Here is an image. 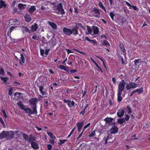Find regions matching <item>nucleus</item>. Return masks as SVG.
<instances>
[{
	"label": "nucleus",
	"instance_id": "obj_30",
	"mask_svg": "<svg viewBox=\"0 0 150 150\" xmlns=\"http://www.w3.org/2000/svg\"><path fill=\"white\" fill-rule=\"evenodd\" d=\"M98 5L99 6L100 8H101L106 13V11L105 8V7L103 5V4L101 2H99L98 3Z\"/></svg>",
	"mask_w": 150,
	"mask_h": 150
},
{
	"label": "nucleus",
	"instance_id": "obj_48",
	"mask_svg": "<svg viewBox=\"0 0 150 150\" xmlns=\"http://www.w3.org/2000/svg\"><path fill=\"white\" fill-rule=\"evenodd\" d=\"M73 50L74 51H76V52H78L79 53H80V54H85V53H84V52H83L82 51H80L79 50H77V49H74Z\"/></svg>",
	"mask_w": 150,
	"mask_h": 150
},
{
	"label": "nucleus",
	"instance_id": "obj_13",
	"mask_svg": "<svg viewBox=\"0 0 150 150\" xmlns=\"http://www.w3.org/2000/svg\"><path fill=\"white\" fill-rule=\"evenodd\" d=\"M36 140V138L35 137L33 136L32 135H30L29 136L27 142L31 143V142H33V141H35Z\"/></svg>",
	"mask_w": 150,
	"mask_h": 150
},
{
	"label": "nucleus",
	"instance_id": "obj_49",
	"mask_svg": "<svg viewBox=\"0 0 150 150\" xmlns=\"http://www.w3.org/2000/svg\"><path fill=\"white\" fill-rule=\"evenodd\" d=\"M0 74L2 76H4L5 74L4 71L2 68L0 69Z\"/></svg>",
	"mask_w": 150,
	"mask_h": 150
},
{
	"label": "nucleus",
	"instance_id": "obj_44",
	"mask_svg": "<svg viewBox=\"0 0 150 150\" xmlns=\"http://www.w3.org/2000/svg\"><path fill=\"white\" fill-rule=\"evenodd\" d=\"M23 138L26 141H27L28 138V135L27 134L24 133L23 134Z\"/></svg>",
	"mask_w": 150,
	"mask_h": 150
},
{
	"label": "nucleus",
	"instance_id": "obj_5",
	"mask_svg": "<svg viewBox=\"0 0 150 150\" xmlns=\"http://www.w3.org/2000/svg\"><path fill=\"white\" fill-rule=\"evenodd\" d=\"M112 127L110 130V134H114L117 133L118 131V128L117 126H115V122L112 123Z\"/></svg>",
	"mask_w": 150,
	"mask_h": 150
},
{
	"label": "nucleus",
	"instance_id": "obj_23",
	"mask_svg": "<svg viewBox=\"0 0 150 150\" xmlns=\"http://www.w3.org/2000/svg\"><path fill=\"white\" fill-rule=\"evenodd\" d=\"M122 92H117V100L118 103L120 102L122 100V97L121 96Z\"/></svg>",
	"mask_w": 150,
	"mask_h": 150
},
{
	"label": "nucleus",
	"instance_id": "obj_51",
	"mask_svg": "<svg viewBox=\"0 0 150 150\" xmlns=\"http://www.w3.org/2000/svg\"><path fill=\"white\" fill-rule=\"evenodd\" d=\"M13 89V88L11 87L9 90L8 94V95H10V96H11L12 94Z\"/></svg>",
	"mask_w": 150,
	"mask_h": 150
},
{
	"label": "nucleus",
	"instance_id": "obj_18",
	"mask_svg": "<svg viewBox=\"0 0 150 150\" xmlns=\"http://www.w3.org/2000/svg\"><path fill=\"white\" fill-rule=\"evenodd\" d=\"M38 24L35 23L34 25H32L31 27V30L32 32L36 31L38 28Z\"/></svg>",
	"mask_w": 150,
	"mask_h": 150
},
{
	"label": "nucleus",
	"instance_id": "obj_15",
	"mask_svg": "<svg viewBox=\"0 0 150 150\" xmlns=\"http://www.w3.org/2000/svg\"><path fill=\"white\" fill-rule=\"evenodd\" d=\"M32 147L35 150H37L39 149V146L38 144L35 142H31V143Z\"/></svg>",
	"mask_w": 150,
	"mask_h": 150
},
{
	"label": "nucleus",
	"instance_id": "obj_20",
	"mask_svg": "<svg viewBox=\"0 0 150 150\" xmlns=\"http://www.w3.org/2000/svg\"><path fill=\"white\" fill-rule=\"evenodd\" d=\"M25 21L27 22H30L31 21V18L30 15L26 14L24 16Z\"/></svg>",
	"mask_w": 150,
	"mask_h": 150
},
{
	"label": "nucleus",
	"instance_id": "obj_12",
	"mask_svg": "<svg viewBox=\"0 0 150 150\" xmlns=\"http://www.w3.org/2000/svg\"><path fill=\"white\" fill-rule=\"evenodd\" d=\"M143 62L141 59H135L134 61V64L138 67H139V65H141Z\"/></svg>",
	"mask_w": 150,
	"mask_h": 150
},
{
	"label": "nucleus",
	"instance_id": "obj_1",
	"mask_svg": "<svg viewBox=\"0 0 150 150\" xmlns=\"http://www.w3.org/2000/svg\"><path fill=\"white\" fill-rule=\"evenodd\" d=\"M38 101V99L36 97L32 98L29 100V104L32 105L31 107L33 110H32L31 109V112H30L31 115L32 114L36 115L38 113L36 106V103Z\"/></svg>",
	"mask_w": 150,
	"mask_h": 150
},
{
	"label": "nucleus",
	"instance_id": "obj_58",
	"mask_svg": "<svg viewBox=\"0 0 150 150\" xmlns=\"http://www.w3.org/2000/svg\"><path fill=\"white\" fill-rule=\"evenodd\" d=\"M87 91L86 90V88L85 89V90L83 91H82V93L83 94L82 96V98H83L84 96L86 94V93Z\"/></svg>",
	"mask_w": 150,
	"mask_h": 150
},
{
	"label": "nucleus",
	"instance_id": "obj_53",
	"mask_svg": "<svg viewBox=\"0 0 150 150\" xmlns=\"http://www.w3.org/2000/svg\"><path fill=\"white\" fill-rule=\"evenodd\" d=\"M17 8L15 7H13V10L12 13L13 14H15L16 13L17 11Z\"/></svg>",
	"mask_w": 150,
	"mask_h": 150
},
{
	"label": "nucleus",
	"instance_id": "obj_39",
	"mask_svg": "<svg viewBox=\"0 0 150 150\" xmlns=\"http://www.w3.org/2000/svg\"><path fill=\"white\" fill-rule=\"evenodd\" d=\"M49 103L47 100H45L44 101V106L45 109H47Z\"/></svg>",
	"mask_w": 150,
	"mask_h": 150
},
{
	"label": "nucleus",
	"instance_id": "obj_17",
	"mask_svg": "<svg viewBox=\"0 0 150 150\" xmlns=\"http://www.w3.org/2000/svg\"><path fill=\"white\" fill-rule=\"evenodd\" d=\"M57 67L59 69L64 70L68 72H69V70L68 69V67H65L63 65H60L59 66H58Z\"/></svg>",
	"mask_w": 150,
	"mask_h": 150
},
{
	"label": "nucleus",
	"instance_id": "obj_35",
	"mask_svg": "<svg viewBox=\"0 0 150 150\" xmlns=\"http://www.w3.org/2000/svg\"><path fill=\"white\" fill-rule=\"evenodd\" d=\"M119 47L120 49L123 52H124L125 50V49L122 43H120L119 45Z\"/></svg>",
	"mask_w": 150,
	"mask_h": 150
},
{
	"label": "nucleus",
	"instance_id": "obj_31",
	"mask_svg": "<svg viewBox=\"0 0 150 150\" xmlns=\"http://www.w3.org/2000/svg\"><path fill=\"white\" fill-rule=\"evenodd\" d=\"M93 11L96 14L98 15L100 14L99 10L96 8H94L93 10Z\"/></svg>",
	"mask_w": 150,
	"mask_h": 150
},
{
	"label": "nucleus",
	"instance_id": "obj_29",
	"mask_svg": "<svg viewBox=\"0 0 150 150\" xmlns=\"http://www.w3.org/2000/svg\"><path fill=\"white\" fill-rule=\"evenodd\" d=\"M75 26L76 27L77 29L79 28H82L83 29H84V27L82 25L81 23H76V26Z\"/></svg>",
	"mask_w": 150,
	"mask_h": 150
},
{
	"label": "nucleus",
	"instance_id": "obj_4",
	"mask_svg": "<svg viewBox=\"0 0 150 150\" xmlns=\"http://www.w3.org/2000/svg\"><path fill=\"white\" fill-rule=\"evenodd\" d=\"M126 84V82L123 80H122L119 83L118 85L117 92H122L124 89Z\"/></svg>",
	"mask_w": 150,
	"mask_h": 150
},
{
	"label": "nucleus",
	"instance_id": "obj_25",
	"mask_svg": "<svg viewBox=\"0 0 150 150\" xmlns=\"http://www.w3.org/2000/svg\"><path fill=\"white\" fill-rule=\"evenodd\" d=\"M113 118L111 117H107L104 119V121L106 123H108L110 125H112V121L113 120Z\"/></svg>",
	"mask_w": 150,
	"mask_h": 150
},
{
	"label": "nucleus",
	"instance_id": "obj_64",
	"mask_svg": "<svg viewBox=\"0 0 150 150\" xmlns=\"http://www.w3.org/2000/svg\"><path fill=\"white\" fill-rule=\"evenodd\" d=\"M16 3L15 1H14L11 3V6L12 7H14L15 5V4Z\"/></svg>",
	"mask_w": 150,
	"mask_h": 150
},
{
	"label": "nucleus",
	"instance_id": "obj_14",
	"mask_svg": "<svg viewBox=\"0 0 150 150\" xmlns=\"http://www.w3.org/2000/svg\"><path fill=\"white\" fill-rule=\"evenodd\" d=\"M7 137L10 139H12L14 137V133L13 131H7Z\"/></svg>",
	"mask_w": 150,
	"mask_h": 150
},
{
	"label": "nucleus",
	"instance_id": "obj_38",
	"mask_svg": "<svg viewBox=\"0 0 150 150\" xmlns=\"http://www.w3.org/2000/svg\"><path fill=\"white\" fill-rule=\"evenodd\" d=\"M131 88H134L137 87L138 86V84L134 83H132L131 84Z\"/></svg>",
	"mask_w": 150,
	"mask_h": 150
},
{
	"label": "nucleus",
	"instance_id": "obj_40",
	"mask_svg": "<svg viewBox=\"0 0 150 150\" xmlns=\"http://www.w3.org/2000/svg\"><path fill=\"white\" fill-rule=\"evenodd\" d=\"M87 31H88V34H91L92 33V30L91 29V27L87 25Z\"/></svg>",
	"mask_w": 150,
	"mask_h": 150
},
{
	"label": "nucleus",
	"instance_id": "obj_41",
	"mask_svg": "<svg viewBox=\"0 0 150 150\" xmlns=\"http://www.w3.org/2000/svg\"><path fill=\"white\" fill-rule=\"evenodd\" d=\"M59 140L60 142H58V144L59 145H61L62 144H63L65 142L67 141V139H59Z\"/></svg>",
	"mask_w": 150,
	"mask_h": 150
},
{
	"label": "nucleus",
	"instance_id": "obj_21",
	"mask_svg": "<svg viewBox=\"0 0 150 150\" xmlns=\"http://www.w3.org/2000/svg\"><path fill=\"white\" fill-rule=\"evenodd\" d=\"M7 131H3L0 134V139H3L7 137Z\"/></svg>",
	"mask_w": 150,
	"mask_h": 150
},
{
	"label": "nucleus",
	"instance_id": "obj_26",
	"mask_svg": "<svg viewBox=\"0 0 150 150\" xmlns=\"http://www.w3.org/2000/svg\"><path fill=\"white\" fill-rule=\"evenodd\" d=\"M21 29L23 33L25 32H26L29 33H30V30L26 26H22L21 27Z\"/></svg>",
	"mask_w": 150,
	"mask_h": 150
},
{
	"label": "nucleus",
	"instance_id": "obj_47",
	"mask_svg": "<svg viewBox=\"0 0 150 150\" xmlns=\"http://www.w3.org/2000/svg\"><path fill=\"white\" fill-rule=\"evenodd\" d=\"M0 122L1 124L3 125V127L5 128V123L4 121H3V120L2 118L1 117H0Z\"/></svg>",
	"mask_w": 150,
	"mask_h": 150
},
{
	"label": "nucleus",
	"instance_id": "obj_34",
	"mask_svg": "<svg viewBox=\"0 0 150 150\" xmlns=\"http://www.w3.org/2000/svg\"><path fill=\"white\" fill-rule=\"evenodd\" d=\"M102 45L105 46H110V43L106 40H104L103 41V42L102 43Z\"/></svg>",
	"mask_w": 150,
	"mask_h": 150
},
{
	"label": "nucleus",
	"instance_id": "obj_61",
	"mask_svg": "<svg viewBox=\"0 0 150 150\" xmlns=\"http://www.w3.org/2000/svg\"><path fill=\"white\" fill-rule=\"evenodd\" d=\"M126 88L127 90H129L131 88V86H130L128 84H127L126 85Z\"/></svg>",
	"mask_w": 150,
	"mask_h": 150
},
{
	"label": "nucleus",
	"instance_id": "obj_3",
	"mask_svg": "<svg viewBox=\"0 0 150 150\" xmlns=\"http://www.w3.org/2000/svg\"><path fill=\"white\" fill-rule=\"evenodd\" d=\"M18 106L20 107L22 109L24 110L26 112L28 113V116H30L31 115L30 112H31V109L29 108H25V106L23 104L21 101H19L17 103Z\"/></svg>",
	"mask_w": 150,
	"mask_h": 150
},
{
	"label": "nucleus",
	"instance_id": "obj_43",
	"mask_svg": "<svg viewBox=\"0 0 150 150\" xmlns=\"http://www.w3.org/2000/svg\"><path fill=\"white\" fill-rule=\"evenodd\" d=\"M124 2H125L126 4L129 7V9H131L132 8V5L130 4L129 3L125 1H124Z\"/></svg>",
	"mask_w": 150,
	"mask_h": 150
},
{
	"label": "nucleus",
	"instance_id": "obj_8",
	"mask_svg": "<svg viewBox=\"0 0 150 150\" xmlns=\"http://www.w3.org/2000/svg\"><path fill=\"white\" fill-rule=\"evenodd\" d=\"M84 122V120H82L80 122H78L76 123V126L77 127V131L80 132L82 127L83 126Z\"/></svg>",
	"mask_w": 150,
	"mask_h": 150
},
{
	"label": "nucleus",
	"instance_id": "obj_7",
	"mask_svg": "<svg viewBox=\"0 0 150 150\" xmlns=\"http://www.w3.org/2000/svg\"><path fill=\"white\" fill-rule=\"evenodd\" d=\"M63 32L65 35L67 36H70L71 35V33H72L71 29L65 27L63 28Z\"/></svg>",
	"mask_w": 150,
	"mask_h": 150
},
{
	"label": "nucleus",
	"instance_id": "obj_56",
	"mask_svg": "<svg viewBox=\"0 0 150 150\" xmlns=\"http://www.w3.org/2000/svg\"><path fill=\"white\" fill-rule=\"evenodd\" d=\"M90 125V123H88L86 125H85L83 129V130H85L86 128L89 127Z\"/></svg>",
	"mask_w": 150,
	"mask_h": 150
},
{
	"label": "nucleus",
	"instance_id": "obj_11",
	"mask_svg": "<svg viewBox=\"0 0 150 150\" xmlns=\"http://www.w3.org/2000/svg\"><path fill=\"white\" fill-rule=\"evenodd\" d=\"M92 29L94 35H97L98 34L99 32L98 28L95 25L92 26Z\"/></svg>",
	"mask_w": 150,
	"mask_h": 150
},
{
	"label": "nucleus",
	"instance_id": "obj_37",
	"mask_svg": "<svg viewBox=\"0 0 150 150\" xmlns=\"http://www.w3.org/2000/svg\"><path fill=\"white\" fill-rule=\"evenodd\" d=\"M125 121L123 118L121 119H118L117 122L120 124H122L124 122H125Z\"/></svg>",
	"mask_w": 150,
	"mask_h": 150
},
{
	"label": "nucleus",
	"instance_id": "obj_24",
	"mask_svg": "<svg viewBox=\"0 0 150 150\" xmlns=\"http://www.w3.org/2000/svg\"><path fill=\"white\" fill-rule=\"evenodd\" d=\"M7 4L5 2L2 0H0V9L2 8H5L7 6Z\"/></svg>",
	"mask_w": 150,
	"mask_h": 150
},
{
	"label": "nucleus",
	"instance_id": "obj_62",
	"mask_svg": "<svg viewBox=\"0 0 150 150\" xmlns=\"http://www.w3.org/2000/svg\"><path fill=\"white\" fill-rule=\"evenodd\" d=\"M110 3V5L111 6H112L114 5V1L113 0H109Z\"/></svg>",
	"mask_w": 150,
	"mask_h": 150
},
{
	"label": "nucleus",
	"instance_id": "obj_52",
	"mask_svg": "<svg viewBox=\"0 0 150 150\" xmlns=\"http://www.w3.org/2000/svg\"><path fill=\"white\" fill-rule=\"evenodd\" d=\"M1 111L3 112V114L4 115V117L5 118H6L7 117V116L5 110L3 109L1 110Z\"/></svg>",
	"mask_w": 150,
	"mask_h": 150
},
{
	"label": "nucleus",
	"instance_id": "obj_63",
	"mask_svg": "<svg viewBox=\"0 0 150 150\" xmlns=\"http://www.w3.org/2000/svg\"><path fill=\"white\" fill-rule=\"evenodd\" d=\"M132 8L134 10L138 11L139 10V9L138 8H137L136 6H134L133 5H132Z\"/></svg>",
	"mask_w": 150,
	"mask_h": 150
},
{
	"label": "nucleus",
	"instance_id": "obj_16",
	"mask_svg": "<svg viewBox=\"0 0 150 150\" xmlns=\"http://www.w3.org/2000/svg\"><path fill=\"white\" fill-rule=\"evenodd\" d=\"M71 30L72 32L71 35L73 34L74 35H76L79 34L78 29L75 26L72 28Z\"/></svg>",
	"mask_w": 150,
	"mask_h": 150
},
{
	"label": "nucleus",
	"instance_id": "obj_2",
	"mask_svg": "<svg viewBox=\"0 0 150 150\" xmlns=\"http://www.w3.org/2000/svg\"><path fill=\"white\" fill-rule=\"evenodd\" d=\"M56 6V12L57 14H61L62 15L65 14V12L63 8L62 4L61 3H59L57 4Z\"/></svg>",
	"mask_w": 150,
	"mask_h": 150
},
{
	"label": "nucleus",
	"instance_id": "obj_27",
	"mask_svg": "<svg viewBox=\"0 0 150 150\" xmlns=\"http://www.w3.org/2000/svg\"><path fill=\"white\" fill-rule=\"evenodd\" d=\"M135 93L137 92L138 94H142L144 92V88L143 87H141L140 88H137L134 90Z\"/></svg>",
	"mask_w": 150,
	"mask_h": 150
},
{
	"label": "nucleus",
	"instance_id": "obj_19",
	"mask_svg": "<svg viewBox=\"0 0 150 150\" xmlns=\"http://www.w3.org/2000/svg\"><path fill=\"white\" fill-rule=\"evenodd\" d=\"M48 23L53 29L56 30L57 29V25L55 23L49 21Z\"/></svg>",
	"mask_w": 150,
	"mask_h": 150
},
{
	"label": "nucleus",
	"instance_id": "obj_55",
	"mask_svg": "<svg viewBox=\"0 0 150 150\" xmlns=\"http://www.w3.org/2000/svg\"><path fill=\"white\" fill-rule=\"evenodd\" d=\"M75 127H74L71 131L70 133L68 136V137H69L74 133V132L75 130Z\"/></svg>",
	"mask_w": 150,
	"mask_h": 150
},
{
	"label": "nucleus",
	"instance_id": "obj_10",
	"mask_svg": "<svg viewBox=\"0 0 150 150\" xmlns=\"http://www.w3.org/2000/svg\"><path fill=\"white\" fill-rule=\"evenodd\" d=\"M21 57L20 59H19L18 60L19 61V63L21 65H23V64L25 63V59L24 57L23 54L21 53Z\"/></svg>",
	"mask_w": 150,
	"mask_h": 150
},
{
	"label": "nucleus",
	"instance_id": "obj_54",
	"mask_svg": "<svg viewBox=\"0 0 150 150\" xmlns=\"http://www.w3.org/2000/svg\"><path fill=\"white\" fill-rule=\"evenodd\" d=\"M86 112V110H85V109H83L79 113V114L81 115L82 116H83L84 115V114Z\"/></svg>",
	"mask_w": 150,
	"mask_h": 150
},
{
	"label": "nucleus",
	"instance_id": "obj_57",
	"mask_svg": "<svg viewBox=\"0 0 150 150\" xmlns=\"http://www.w3.org/2000/svg\"><path fill=\"white\" fill-rule=\"evenodd\" d=\"M47 147L48 150H51L52 148V146L50 144H48L47 145Z\"/></svg>",
	"mask_w": 150,
	"mask_h": 150
},
{
	"label": "nucleus",
	"instance_id": "obj_9",
	"mask_svg": "<svg viewBox=\"0 0 150 150\" xmlns=\"http://www.w3.org/2000/svg\"><path fill=\"white\" fill-rule=\"evenodd\" d=\"M124 113L125 111L124 109H120L118 110L117 114L118 117L121 118L124 115Z\"/></svg>",
	"mask_w": 150,
	"mask_h": 150
},
{
	"label": "nucleus",
	"instance_id": "obj_22",
	"mask_svg": "<svg viewBox=\"0 0 150 150\" xmlns=\"http://www.w3.org/2000/svg\"><path fill=\"white\" fill-rule=\"evenodd\" d=\"M39 90L42 96L46 95V93L44 91V89L43 86L42 85L40 86L39 87Z\"/></svg>",
	"mask_w": 150,
	"mask_h": 150
},
{
	"label": "nucleus",
	"instance_id": "obj_50",
	"mask_svg": "<svg viewBox=\"0 0 150 150\" xmlns=\"http://www.w3.org/2000/svg\"><path fill=\"white\" fill-rule=\"evenodd\" d=\"M130 116H129V115L127 114L125 115V117L124 119V120L125 121H128L129 119Z\"/></svg>",
	"mask_w": 150,
	"mask_h": 150
},
{
	"label": "nucleus",
	"instance_id": "obj_59",
	"mask_svg": "<svg viewBox=\"0 0 150 150\" xmlns=\"http://www.w3.org/2000/svg\"><path fill=\"white\" fill-rule=\"evenodd\" d=\"M40 51L41 55H43L44 53V50L42 48H40Z\"/></svg>",
	"mask_w": 150,
	"mask_h": 150
},
{
	"label": "nucleus",
	"instance_id": "obj_32",
	"mask_svg": "<svg viewBox=\"0 0 150 150\" xmlns=\"http://www.w3.org/2000/svg\"><path fill=\"white\" fill-rule=\"evenodd\" d=\"M36 9L35 6H31L29 9V11L31 13L34 12Z\"/></svg>",
	"mask_w": 150,
	"mask_h": 150
},
{
	"label": "nucleus",
	"instance_id": "obj_46",
	"mask_svg": "<svg viewBox=\"0 0 150 150\" xmlns=\"http://www.w3.org/2000/svg\"><path fill=\"white\" fill-rule=\"evenodd\" d=\"M127 109L128 113V114H130L132 112L131 109L129 105L127 106Z\"/></svg>",
	"mask_w": 150,
	"mask_h": 150
},
{
	"label": "nucleus",
	"instance_id": "obj_36",
	"mask_svg": "<svg viewBox=\"0 0 150 150\" xmlns=\"http://www.w3.org/2000/svg\"><path fill=\"white\" fill-rule=\"evenodd\" d=\"M0 78L4 83H6L8 79V78L7 77H4L1 76H0Z\"/></svg>",
	"mask_w": 150,
	"mask_h": 150
},
{
	"label": "nucleus",
	"instance_id": "obj_28",
	"mask_svg": "<svg viewBox=\"0 0 150 150\" xmlns=\"http://www.w3.org/2000/svg\"><path fill=\"white\" fill-rule=\"evenodd\" d=\"M18 6L20 10L24 9L26 7V5L25 4H23L21 3L18 4Z\"/></svg>",
	"mask_w": 150,
	"mask_h": 150
},
{
	"label": "nucleus",
	"instance_id": "obj_60",
	"mask_svg": "<svg viewBox=\"0 0 150 150\" xmlns=\"http://www.w3.org/2000/svg\"><path fill=\"white\" fill-rule=\"evenodd\" d=\"M77 71V69H74L71 70L70 71V72L71 73L73 74L76 72Z\"/></svg>",
	"mask_w": 150,
	"mask_h": 150
},
{
	"label": "nucleus",
	"instance_id": "obj_33",
	"mask_svg": "<svg viewBox=\"0 0 150 150\" xmlns=\"http://www.w3.org/2000/svg\"><path fill=\"white\" fill-rule=\"evenodd\" d=\"M109 104L110 106H112L115 103L113 98L110 99L108 100Z\"/></svg>",
	"mask_w": 150,
	"mask_h": 150
},
{
	"label": "nucleus",
	"instance_id": "obj_6",
	"mask_svg": "<svg viewBox=\"0 0 150 150\" xmlns=\"http://www.w3.org/2000/svg\"><path fill=\"white\" fill-rule=\"evenodd\" d=\"M63 100L64 103H67V105L69 108H72L74 106L75 104L74 101H71L70 100H67L64 99H63Z\"/></svg>",
	"mask_w": 150,
	"mask_h": 150
},
{
	"label": "nucleus",
	"instance_id": "obj_45",
	"mask_svg": "<svg viewBox=\"0 0 150 150\" xmlns=\"http://www.w3.org/2000/svg\"><path fill=\"white\" fill-rule=\"evenodd\" d=\"M109 16L110 17L112 20H114V18L115 16L114 13L113 12H110L109 14Z\"/></svg>",
	"mask_w": 150,
	"mask_h": 150
},
{
	"label": "nucleus",
	"instance_id": "obj_42",
	"mask_svg": "<svg viewBox=\"0 0 150 150\" xmlns=\"http://www.w3.org/2000/svg\"><path fill=\"white\" fill-rule=\"evenodd\" d=\"M96 133V132L95 130H94L92 131L90 134L88 136V137H93L95 135Z\"/></svg>",
	"mask_w": 150,
	"mask_h": 150
}]
</instances>
